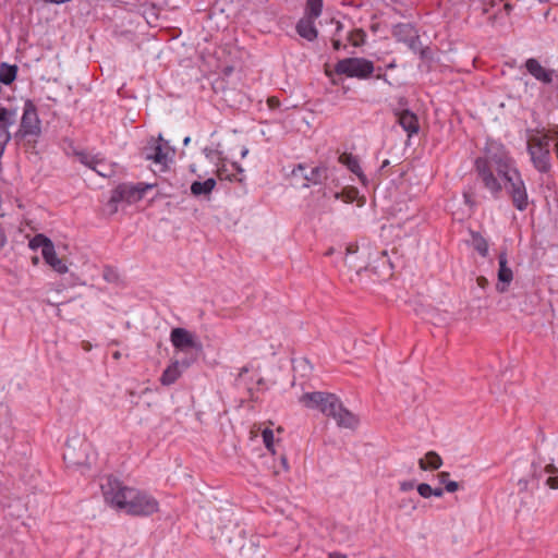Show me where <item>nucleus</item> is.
Segmentation results:
<instances>
[{"label": "nucleus", "mask_w": 558, "mask_h": 558, "mask_svg": "<svg viewBox=\"0 0 558 558\" xmlns=\"http://www.w3.org/2000/svg\"><path fill=\"white\" fill-rule=\"evenodd\" d=\"M475 168L485 187L494 194L501 191V184L493 174V169L496 170L505 181V187L510 194L514 207L521 211L526 209L529 201L524 182L501 145L489 143L486 148V157L477 158Z\"/></svg>", "instance_id": "1"}, {"label": "nucleus", "mask_w": 558, "mask_h": 558, "mask_svg": "<svg viewBox=\"0 0 558 558\" xmlns=\"http://www.w3.org/2000/svg\"><path fill=\"white\" fill-rule=\"evenodd\" d=\"M100 487L106 502L128 514L151 515L159 510V504L153 496L140 489L124 486L111 476L106 477Z\"/></svg>", "instance_id": "2"}, {"label": "nucleus", "mask_w": 558, "mask_h": 558, "mask_svg": "<svg viewBox=\"0 0 558 558\" xmlns=\"http://www.w3.org/2000/svg\"><path fill=\"white\" fill-rule=\"evenodd\" d=\"M550 142H555L558 157V131L553 134H536L527 141L531 160L541 172H547L550 169Z\"/></svg>", "instance_id": "3"}, {"label": "nucleus", "mask_w": 558, "mask_h": 558, "mask_svg": "<svg viewBox=\"0 0 558 558\" xmlns=\"http://www.w3.org/2000/svg\"><path fill=\"white\" fill-rule=\"evenodd\" d=\"M40 134V121L33 105L26 104L21 119L20 128L14 133L16 143L32 144Z\"/></svg>", "instance_id": "4"}, {"label": "nucleus", "mask_w": 558, "mask_h": 558, "mask_svg": "<svg viewBox=\"0 0 558 558\" xmlns=\"http://www.w3.org/2000/svg\"><path fill=\"white\" fill-rule=\"evenodd\" d=\"M90 448V442L84 436L75 434L66 441L63 459L69 466H88Z\"/></svg>", "instance_id": "5"}, {"label": "nucleus", "mask_w": 558, "mask_h": 558, "mask_svg": "<svg viewBox=\"0 0 558 558\" xmlns=\"http://www.w3.org/2000/svg\"><path fill=\"white\" fill-rule=\"evenodd\" d=\"M374 63L364 58H345L335 65V72L347 77L365 80L374 72Z\"/></svg>", "instance_id": "6"}, {"label": "nucleus", "mask_w": 558, "mask_h": 558, "mask_svg": "<svg viewBox=\"0 0 558 558\" xmlns=\"http://www.w3.org/2000/svg\"><path fill=\"white\" fill-rule=\"evenodd\" d=\"M173 153V149L161 135L157 138H151L144 149L145 158L159 166L161 171L168 168L169 162L172 160Z\"/></svg>", "instance_id": "7"}, {"label": "nucleus", "mask_w": 558, "mask_h": 558, "mask_svg": "<svg viewBox=\"0 0 558 558\" xmlns=\"http://www.w3.org/2000/svg\"><path fill=\"white\" fill-rule=\"evenodd\" d=\"M339 398L329 392L314 391L306 392L300 397V402L307 409H316L324 415L336 405Z\"/></svg>", "instance_id": "8"}, {"label": "nucleus", "mask_w": 558, "mask_h": 558, "mask_svg": "<svg viewBox=\"0 0 558 558\" xmlns=\"http://www.w3.org/2000/svg\"><path fill=\"white\" fill-rule=\"evenodd\" d=\"M170 341L180 352H189L190 350L201 352L203 350V345L197 337L185 328H173L170 333Z\"/></svg>", "instance_id": "9"}, {"label": "nucleus", "mask_w": 558, "mask_h": 558, "mask_svg": "<svg viewBox=\"0 0 558 558\" xmlns=\"http://www.w3.org/2000/svg\"><path fill=\"white\" fill-rule=\"evenodd\" d=\"M326 416L332 417L340 428L355 429L360 424L359 416L344 408L340 399L336 401L335 408L326 413Z\"/></svg>", "instance_id": "10"}, {"label": "nucleus", "mask_w": 558, "mask_h": 558, "mask_svg": "<svg viewBox=\"0 0 558 558\" xmlns=\"http://www.w3.org/2000/svg\"><path fill=\"white\" fill-rule=\"evenodd\" d=\"M75 155L82 165L94 170L100 177L110 178L116 172L113 165L106 162L97 156H93L85 151H78Z\"/></svg>", "instance_id": "11"}, {"label": "nucleus", "mask_w": 558, "mask_h": 558, "mask_svg": "<svg viewBox=\"0 0 558 558\" xmlns=\"http://www.w3.org/2000/svg\"><path fill=\"white\" fill-rule=\"evenodd\" d=\"M392 34L398 41L404 43L414 52L422 51L417 31L411 24L396 25Z\"/></svg>", "instance_id": "12"}, {"label": "nucleus", "mask_w": 558, "mask_h": 558, "mask_svg": "<svg viewBox=\"0 0 558 558\" xmlns=\"http://www.w3.org/2000/svg\"><path fill=\"white\" fill-rule=\"evenodd\" d=\"M15 110L0 107V158L3 156L5 147L12 138L9 129L15 123Z\"/></svg>", "instance_id": "13"}, {"label": "nucleus", "mask_w": 558, "mask_h": 558, "mask_svg": "<svg viewBox=\"0 0 558 558\" xmlns=\"http://www.w3.org/2000/svg\"><path fill=\"white\" fill-rule=\"evenodd\" d=\"M497 279L498 281L496 283V290L499 293H505L508 291V288L513 280V271L508 266V256L506 251L500 252L498 255Z\"/></svg>", "instance_id": "14"}, {"label": "nucleus", "mask_w": 558, "mask_h": 558, "mask_svg": "<svg viewBox=\"0 0 558 558\" xmlns=\"http://www.w3.org/2000/svg\"><path fill=\"white\" fill-rule=\"evenodd\" d=\"M195 361V359H185L182 362H172L162 373L160 383L163 386H170L174 384L181 376L182 369H186Z\"/></svg>", "instance_id": "15"}, {"label": "nucleus", "mask_w": 558, "mask_h": 558, "mask_svg": "<svg viewBox=\"0 0 558 558\" xmlns=\"http://www.w3.org/2000/svg\"><path fill=\"white\" fill-rule=\"evenodd\" d=\"M527 72L537 81L544 84H550L555 74L554 70L545 69L536 59L531 58L525 62Z\"/></svg>", "instance_id": "16"}, {"label": "nucleus", "mask_w": 558, "mask_h": 558, "mask_svg": "<svg viewBox=\"0 0 558 558\" xmlns=\"http://www.w3.org/2000/svg\"><path fill=\"white\" fill-rule=\"evenodd\" d=\"M398 117V122L402 126V129L408 132L409 136L416 134L420 130L418 119L416 114L411 112L410 110H402L396 113Z\"/></svg>", "instance_id": "17"}, {"label": "nucleus", "mask_w": 558, "mask_h": 558, "mask_svg": "<svg viewBox=\"0 0 558 558\" xmlns=\"http://www.w3.org/2000/svg\"><path fill=\"white\" fill-rule=\"evenodd\" d=\"M314 21V19L304 16L296 24L298 34L310 41L316 39L318 35Z\"/></svg>", "instance_id": "18"}, {"label": "nucleus", "mask_w": 558, "mask_h": 558, "mask_svg": "<svg viewBox=\"0 0 558 558\" xmlns=\"http://www.w3.org/2000/svg\"><path fill=\"white\" fill-rule=\"evenodd\" d=\"M43 258L54 271L61 275L68 272V265L64 259L59 258L57 256L54 245L49 250V253L47 255L43 256Z\"/></svg>", "instance_id": "19"}, {"label": "nucleus", "mask_w": 558, "mask_h": 558, "mask_svg": "<svg viewBox=\"0 0 558 558\" xmlns=\"http://www.w3.org/2000/svg\"><path fill=\"white\" fill-rule=\"evenodd\" d=\"M533 476L534 477H542L543 473L545 474H554L557 472V468L549 463V464H546L544 468H539V471H537V465L536 464H533ZM546 484L551 488V489H557L558 488V476H549L546 481Z\"/></svg>", "instance_id": "20"}, {"label": "nucleus", "mask_w": 558, "mask_h": 558, "mask_svg": "<svg viewBox=\"0 0 558 558\" xmlns=\"http://www.w3.org/2000/svg\"><path fill=\"white\" fill-rule=\"evenodd\" d=\"M121 192V198L126 203H134L142 198L144 190H140L132 185L121 184L117 187Z\"/></svg>", "instance_id": "21"}, {"label": "nucleus", "mask_w": 558, "mask_h": 558, "mask_svg": "<svg viewBox=\"0 0 558 558\" xmlns=\"http://www.w3.org/2000/svg\"><path fill=\"white\" fill-rule=\"evenodd\" d=\"M442 464V459L435 451H428L425 458L418 460V466L421 470L426 471L427 469L438 470Z\"/></svg>", "instance_id": "22"}, {"label": "nucleus", "mask_w": 558, "mask_h": 558, "mask_svg": "<svg viewBox=\"0 0 558 558\" xmlns=\"http://www.w3.org/2000/svg\"><path fill=\"white\" fill-rule=\"evenodd\" d=\"M216 186V181L213 178L205 180L204 182L195 181L191 185V193L194 196L209 195Z\"/></svg>", "instance_id": "23"}, {"label": "nucleus", "mask_w": 558, "mask_h": 558, "mask_svg": "<svg viewBox=\"0 0 558 558\" xmlns=\"http://www.w3.org/2000/svg\"><path fill=\"white\" fill-rule=\"evenodd\" d=\"M347 251H348V254H347V256H345L344 262H345V265L348 266V268H349L350 270H353V271H355L356 274H360V271H361L362 269H366V268H367V264H365L364 262H361V263H360V262L357 260V259H360V256H352V255H354V254H356V253H357V251H356V250H353V246H349V247L347 248Z\"/></svg>", "instance_id": "24"}, {"label": "nucleus", "mask_w": 558, "mask_h": 558, "mask_svg": "<svg viewBox=\"0 0 558 558\" xmlns=\"http://www.w3.org/2000/svg\"><path fill=\"white\" fill-rule=\"evenodd\" d=\"M29 247L32 250L41 248V255H47L49 253V250L53 246L52 241L47 238L44 234H36L31 241H29Z\"/></svg>", "instance_id": "25"}, {"label": "nucleus", "mask_w": 558, "mask_h": 558, "mask_svg": "<svg viewBox=\"0 0 558 558\" xmlns=\"http://www.w3.org/2000/svg\"><path fill=\"white\" fill-rule=\"evenodd\" d=\"M326 172L325 168H311L310 172L307 171L306 174H304V180L301 181V187H307L310 184H317L320 182L323 174Z\"/></svg>", "instance_id": "26"}, {"label": "nucleus", "mask_w": 558, "mask_h": 558, "mask_svg": "<svg viewBox=\"0 0 558 558\" xmlns=\"http://www.w3.org/2000/svg\"><path fill=\"white\" fill-rule=\"evenodd\" d=\"M339 161L345 165L353 173L362 178L363 173L359 163V159L355 156L344 153L339 157Z\"/></svg>", "instance_id": "27"}, {"label": "nucleus", "mask_w": 558, "mask_h": 558, "mask_svg": "<svg viewBox=\"0 0 558 558\" xmlns=\"http://www.w3.org/2000/svg\"><path fill=\"white\" fill-rule=\"evenodd\" d=\"M121 202H123L121 198V192L117 191V189H114L111 192V196H110L109 201L107 202V204L104 207L105 214L108 216L114 215L118 211V205Z\"/></svg>", "instance_id": "28"}, {"label": "nucleus", "mask_w": 558, "mask_h": 558, "mask_svg": "<svg viewBox=\"0 0 558 558\" xmlns=\"http://www.w3.org/2000/svg\"><path fill=\"white\" fill-rule=\"evenodd\" d=\"M323 11V0H306L305 15L316 20Z\"/></svg>", "instance_id": "29"}, {"label": "nucleus", "mask_w": 558, "mask_h": 558, "mask_svg": "<svg viewBox=\"0 0 558 558\" xmlns=\"http://www.w3.org/2000/svg\"><path fill=\"white\" fill-rule=\"evenodd\" d=\"M16 65L3 64L0 69V82L5 85L11 84L16 77Z\"/></svg>", "instance_id": "30"}, {"label": "nucleus", "mask_w": 558, "mask_h": 558, "mask_svg": "<svg viewBox=\"0 0 558 558\" xmlns=\"http://www.w3.org/2000/svg\"><path fill=\"white\" fill-rule=\"evenodd\" d=\"M13 424V414L11 409L7 405L1 403L0 404V427L10 429Z\"/></svg>", "instance_id": "31"}, {"label": "nucleus", "mask_w": 558, "mask_h": 558, "mask_svg": "<svg viewBox=\"0 0 558 558\" xmlns=\"http://www.w3.org/2000/svg\"><path fill=\"white\" fill-rule=\"evenodd\" d=\"M472 245L482 256H487L488 243L480 233H472Z\"/></svg>", "instance_id": "32"}, {"label": "nucleus", "mask_w": 558, "mask_h": 558, "mask_svg": "<svg viewBox=\"0 0 558 558\" xmlns=\"http://www.w3.org/2000/svg\"><path fill=\"white\" fill-rule=\"evenodd\" d=\"M307 173V168L303 165H299L291 172V178L295 186H301V181L304 180V174Z\"/></svg>", "instance_id": "33"}, {"label": "nucleus", "mask_w": 558, "mask_h": 558, "mask_svg": "<svg viewBox=\"0 0 558 558\" xmlns=\"http://www.w3.org/2000/svg\"><path fill=\"white\" fill-rule=\"evenodd\" d=\"M262 436H263V441L265 444V447L272 453L275 454V449H274V432L270 429V428H265L262 433Z\"/></svg>", "instance_id": "34"}, {"label": "nucleus", "mask_w": 558, "mask_h": 558, "mask_svg": "<svg viewBox=\"0 0 558 558\" xmlns=\"http://www.w3.org/2000/svg\"><path fill=\"white\" fill-rule=\"evenodd\" d=\"M364 39L365 33L363 29H355L349 35V41L355 47L361 46L364 43Z\"/></svg>", "instance_id": "35"}, {"label": "nucleus", "mask_w": 558, "mask_h": 558, "mask_svg": "<svg viewBox=\"0 0 558 558\" xmlns=\"http://www.w3.org/2000/svg\"><path fill=\"white\" fill-rule=\"evenodd\" d=\"M417 493L420 494V496H422L423 498H429L432 496V487L430 485L426 484V483H421L418 486H417Z\"/></svg>", "instance_id": "36"}, {"label": "nucleus", "mask_w": 558, "mask_h": 558, "mask_svg": "<svg viewBox=\"0 0 558 558\" xmlns=\"http://www.w3.org/2000/svg\"><path fill=\"white\" fill-rule=\"evenodd\" d=\"M399 508L400 509H408V510L414 511V510H416L417 506H416V502L413 499L409 498V499H403L400 502Z\"/></svg>", "instance_id": "37"}, {"label": "nucleus", "mask_w": 558, "mask_h": 558, "mask_svg": "<svg viewBox=\"0 0 558 558\" xmlns=\"http://www.w3.org/2000/svg\"><path fill=\"white\" fill-rule=\"evenodd\" d=\"M445 489L448 492V493H454L459 489V484L454 481H448L446 484H445Z\"/></svg>", "instance_id": "38"}, {"label": "nucleus", "mask_w": 558, "mask_h": 558, "mask_svg": "<svg viewBox=\"0 0 558 558\" xmlns=\"http://www.w3.org/2000/svg\"><path fill=\"white\" fill-rule=\"evenodd\" d=\"M414 488V482L413 481H403L400 483V490L402 492H409Z\"/></svg>", "instance_id": "39"}, {"label": "nucleus", "mask_w": 558, "mask_h": 558, "mask_svg": "<svg viewBox=\"0 0 558 558\" xmlns=\"http://www.w3.org/2000/svg\"><path fill=\"white\" fill-rule=\"evenodd\" d=\"M117 278V275L116 272L110 269V268H106L105 271H104V279L107 280V281H113L114 279Z\"/></svg>", "instance_id": "40"}, {"label": "nucleus", "mask_w": 558, "mask_h": 558, "mask_svg": "<svg viewBox=\"0 0 558 558\" xmlns=\"http://www.w3.org/2000/svg\"><path fill=\"white\" fill-rule=\"evenodd\" d=\"M267 104H268L269 108H271V109H276L280 106V101L277 97H269L267 99Z\"/></svg>", "instance_id": "41"}, {"label": "nucleus", "mask_w": 558, "mask_h": 558, "mask_svg": "<svg viewBox=\"0 0 558 558\" xmlns=\"http://www.w3.org/2000/svg\"><path fill=\"white\" fill-rule=\"evenodd\" d=\"M476 283L481 289H486L489 284L488 280L483 276L477 277Z\"/></svg>", "instance_id": "42"}, {"label": "nucleus", "mask_w": 558, "mask_h": 558, "mask_svg": "<svg viewBox=\"0 0 558 558\" xmlns=\"http://www.w3.org/2000/svg\"><path fill=\"white\" fill-rule=\"evenodd\" d=\"M7 243V236L4 234V231L3 229L0 227V250L3 248V246L5 245Z\"/></svg>", "instance_id": "43"}, {"label": "nucleus", "mask_w": 558, "mask_h": 558, "mask_svg": "<svg viewBox=\"0 0 558 558\" xmlns=\"http://www.w3.org/2000/svg\"><path fill=\"white\" fill-rule=\"evenodd\" d=\"M448 476H449V473H448V472H440V473L438 474V477H439V480H440V482H441L442 484H446V483L448 482V481H447Z\"/></svg>", "instance_id": "44"}, {"label": "nucleus", "mask_w": 558, "mask_h": 558, "mask_svg": "<svg viewBox=\"0 0 558 558\" xmlns=\"http://www.w3.org/2000/svg\"><path fill=\"white\" fill-rule=\"evenodd\" d=\"M444 495V490L441 488H432V496L441 497Z\"/></svg>", "instance_id": "45"}, {"label": "nucleus", "mask_w": 558, "mask_h": 558, "mask_svg": "<svg viewBox=\"0 0 558 558\" xmlns=\"http://www.w3.org/2000/svg\"><path fill=\"white\" fill-rule=\"evenodd\" d=\"M280 461H281V464H282L284 471H288L289 470V464H288V459H287V457L284 454L281 456Z\"/></svg>", "instance_id": "46"}, {"label": "nucleus", "mask_w": 558, "mask_h": 558, "mask_svg": "<svg viewBox=\"0 0 558 558\" xmlns=\"http://www.w3.org/2000/svg\"><path fill=\"white\" fill-rule=\"evenodd\" d=\"M248 372H250L248 366H243V367L240 369V372H239L238 380H239L240 378H242V377H243V375H244V374H246V373H248Z\"/></svg>", "instance_id": "47"}, {"label": "nucleus", "mask_w": 558, "mask_h": 558, "mask_svg": "<svg viewBox=\"0 0 558 558\" xmlns=\"http://www.w3.org/2000/svg\"><path fill=\"white\" fill-rule=\"evenodd\" d=\"M328 558H347V556L341 553H331Z\"/></svg>", "instance_id": "48"}, {"label": "nucleus", "mask_w": 558, "mask_h": 558, "mask_svg": "<svg viewBox=\"0 0 558 558\" xmlns=\"http://www.w3.org/2000/svg\"><path fill=\"white\" fill-rule=\"evenodd\" d=\"M332 46L336 50H339L341 47H342V44L339 39H333L332 40Z\"/></svg>", "instance_id": "49"}, {"label": "nucleus", "mask_w": 558, "mask_h": 558, "mask_svg": "<svg viewBox=\"0 0 558 558\" xmlns=\"http://www.w3.org/2000/svg\"><path fill=\"white\" fill-rule=\"evenodd\" d=\"M502 9H504L505 13L508 15L510 13L511 5L507 2L502 3Z\"/></svg>", "instance_id": "50"}, {"label": "nucleus", "mask_w": 558, "mask_h": 558, "mask_svg": "<svg viewBox=\"0 0 558 558\" xmlns=\"http://www.w3.org/2000/svg\"><path fill=\"white\" fill-rule=\"evenodd\" d=\"M342 28H343L342 23H341V22H339V21H337V22H336V31H337V32H340V31H342Z\"/></svg>", "instance_id": "51"}, {"label": "nucleus", "mask_w": 558, "mask_h": 558, "mask_svg": "<svg viewBox=\"0 0 558 558\" xmlns=\"http://www.w3.org/2000/svg\"><path fill=\"white\" fill-rule=\"evenodd\" d=\"M388 165H389V160H385V161L383 162V165H381V168L388 167Z\"/></svg>", "instance_id": "52"}, {"label": "nucleus", "mask_w": 558, "mask_h": 558, "mask_svg": "<svg viewBox=\"0 0 558 558\" xmlns=\"http://www.w3.org/2000/svg\"><path fill=\"white\" fill-rule=\"evenodd\" d=\"M183 143L184 145H187L190 143V137H185Z\"/></svg>", "instance_id": "53"}, {"label": "nucleus", "mask_w": 558, "mask_h": 558, "mask_svg": "<svg viewBox=\"0 0 558 558\" xmlns=\"http://www.w3.org/2000/svg\"><path fill=\"white\" fill-rule=\"evenodd\" d=\"M113 357H114V359H119V357H120V352H116V353L113 354Z\"/></svg>", "instance_id": "54"}, {"label": "nucleus", "mask_w": 558, "mask_h": 558, "mask_svg": "<svg viewBox=\"0 0 558 558\" xmlns=\"http://www.w3.org/2000/svg\"><path fill=\"white\" fill-rule=\"evenodd\" d=\"M89 348H90V344L89 343H85L84 349L85 350H89Z\"/></svg>", "instance_id": "55"}, {"label": "nucleus", "mask_w": 558, "mask_h": 558, "mask_svg": "<svg viewBox=\"0 0 558 558\" xmlns=\"http://www.w3.org/2000/svg\"><path fill=\"white\" fill-rule=\"evenodd\" d=\"M380 254H381L383 256H386V255H387V252H386V251H383V252H380Z\"/></svg>", "instance_id": "56"}, {"label": "nucleus", "mask_w": 558, "mask_h": 558, "mask_svg": "<svg viewBox=\"0 0 558 558\" xmlns=\"http://www.w3.org/2000/svg\"><path fill=\"white\" fill-rule=\"evenodd\" d=\"M496 14H493L489 19L493 20V19H496Z\"/></svg>", "instance_id": "57"}]
</instances>
